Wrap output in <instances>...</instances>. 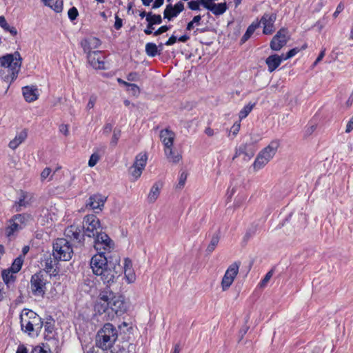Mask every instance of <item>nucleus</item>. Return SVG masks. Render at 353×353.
Returning a JSON list of instances; mask_svg holds the SVG:
<instances>
[{"mask_svg":"<svg viewBox=\"0 0 353 353\" xmlns=\"http://www.w3.org/2000/svg\"><path fill=\"white\" fill-rule=\"evenodd\" d=\"M22 64V58L18 52L0 57V77L11 83L17 78Z\"/></svg>","mask_w":353,"mask_h":353,"instance_id":"f257e3e1","label":"nucleus"},{"mask_svg":"<svg viewBox=\"0 0 353 353\" xmlns=\"http://www.w3.org/2000/svg\"><path fill=\"white\" fill-rule=\"evenodd\" d=\"M93 273L101 277L103 283L110 285L119 276V272L115 268L108 267V260L105 255L101 254H94L90 263Z\"/></svg>","mask_w":353,"mask_h":353,"instance_id":"f03ea898","label":"nucleus"},{"mask_svg":"<svg viewBox=\"0 0 353 353\" xmlns=\"http://www.w3.org/2000/svg\"><path fill=\"white\" fill-rule=\"evenodd\" d=\"M21 330L30 336H37L43 325L42 319L34 312L25 309L20 314Z\"/></svg>","mask_w":353,"mask_h":353,"instance_id":"7ed1b4c3","label":"nucleus"},{"mask_svg":"<svg viewBox=\"0 0 353 353\" xmlns=\"http://www.w3.org/2000/svg\"><path fill=\"white\" fill-rule=\"evenodd\" d=\"M118 338V333L116 327L111 323L104 324L103 327L98 332L96 339L97 346L103 350H110Z\"/></svg>","mask_w":353,"mask_h":353,"instance_id":"20e7f679","label":"nucleus"},{"mask_svg":"<svg viewBox=\"0 0 353 353\" xmlns=\"http://www.w3.org/2000/svg\"><path fill=\"white\" fill-rule=\"evenodd\" d=\"M280 146L279 140H272L268 145L264 148L256 156L254 163L253 168L258 171L262 169L275 156L278 148Z\"/></svg>","mask_w":353,"mask_h":353,"instance_id":"39448f33","label":"nucleus"},{"mask_svg":"<svg viewBox=\"0 0 353 353\" xmlns=\"http://www.w3.org/2000/svg\"><path fill=\"white\" fill-rule=\"evenodd\" d=\"M73 249L71 243L66 239H57L53 244V256L55 259L68 261L71 259Z\"/></svg>","mask_w":353,"mask_h":353,"instance_id":"423d86ee","label":"nucleus"},{"mask_svg":"<svg viewBox=\"0 0 353 353\" xmlns=\"http://www.w3.org/2000/svg\"><path fill=\"white\" fill-rule=\"evenodd\" d=\"M47 283L46 275L41 272L33 274L30 280V288L33 295L43 297Z\"/></svg>","mask_w":353,"mask_h":353,"instance_id":"0eeeda50","label":"nucleus"},{"mask_svg":"<svg viewBox=\"0 0 353 353\" xmlns=\"http://www.w3.org/2000/svg\"><path fill=\"white\" fill-rule=\"evenodd\" d=\"M114 246L113 241L107 234L100 232L96 236L94 247L97 254L101 253V254L105 255V254L110 252L114 249Z\"/></svg>","mask_w":353,"mask_h":353,"instance_id":"6e6552de","label":"nucleus"},{"mask_svg":"<svg viewBox=\"0 0 353 353\" xmlns=\"http://www.w3.org/2000/svg\"><path fill=\"white\" fill-rule=\"evenodd\" d=\"M240 265L241 263L236 261L230 265L227 268L221 282L223 292L227 291L232 286L239 274Z\"/></svg>","mask_w":353,"mask_h":353,"instance_id":"1a4fd4ad","label":"nucleus"},{"mask_svg":"<svg viewBox=\"0 0 353 353\" xmlns=\"http://www.w3.org/2000/svg\"><path fill=\"white\" fill-rule=\"evenodd\" d=\"M83 228L85 234L89 237L95 236L100 232L98 230L100 228V221L94 214H89L84 217Z\"/></svg>","mask_w":353,"mask_h":353,"instance_id":"9d476101","label":"nucleus"},{"mask_svg":"<svg viewBox=\"0 0 353 353\" xmlns=\"http://www.w3.org/2000/svg\"><path fill=\"white\" fill-rule=\"evenodd\" d=\"M110 310L117 316L123 314L127 311V305L123 296L116 295L110 291Z\"/></svg>","mask_w":353,"mask_h":353,"instance_id":"9b49d317","label":"nucleus"},{"mask_svg":"<svg viewBox=\"0 0 353 353\" xmlns=\"http://www.w3.org/2000/svg\"><path fill=\"white\" fill-rule=\"evenodd\" d=\"M288 31L281 29L274 36L270 42V48L274 51L280 50L288 42Z\"/></svg>","mask_w":353,"mask_h":353,"instance_id":"f8f14e48","label":"nucleus"},{"mask_svg":"<svg viewBox=\"0 0 353 353\" xmlns=\"http://www.w3.org/2000/svg\"><path fill=\"white\" fill-rule=\"evenodd\" d=\"M110 291H103L99 294L94 310L99 314L106 312L110 310Z\"/></svg>","mask_w":353,"mask_h":353,"instance_id":"ddd939ff","label":"nucleus"},{"mask_svg":"<svg viewBox=\"0 0 353 353\" xmlns=\"http://www.w3.org/2000/svg\"><path fill=\"white\" fill-rule=\"evenodd\" d=\"M88 60L90 65L97 70H104L105 61L104 56L99 51H93L92 52L87 53Z\"/></svg>","mask_w":353,"mask_h":353,"instance_id":"4468645a","label":"nucleus"},{"mask_svg":"<svg viewBox=\"0 0 353 353\" xmlns=\"http://www.w3.org/2000/svg\"><path fill=\"white\" fill-rule=\"evenodd\" d=\"M276 15L274 13H266L262 17L260 23H261L263 26V32L265 34H270L274 32V23L276 21Z\"/></svg>","mask_w":353,"mask_h":353,"instance_id":"2eb2a0df","label":"nucleus"},{"mask_svg":"<svg viewBox=\"0 0 353 353\" xmlns=\"http://www.w3.org/2000/svg\"><path fill=\"white\" fill-rule=\"evenodd\" d=\"M57 219V216L54 209H43L39 221L42 225L51 226Z\"/></svg>","mask_w":353,"mask_h":353,"instance_id":"dca6fc26","label":"nucleus"},{"mask_svg":"<svg viewBox=\"0 0 353 353\" xmlns=\"http://www.w3.org/2000/svg\"><path fill=\"white\" fill-rule=\"evenodd\" d=\"M184 9V4L181 1H179L174 6L169 4L164 10L163 15L165 19L169 21L172 20L174 17H176L180 12Z\"/></svg>","mask_w":353,"mask_h":353,"instance_id":"f3484780","label":"nucleus"},{"mask_svg":"<svg viewBox=\"0 0 353 353\" xmlns=\"http://www.w3.org/2000/svg\"><path fill=\"white\" fill-rule=\"evenodd\" d=\"M105 201V196L100 194H93L89 198L86 206L91 210H99L101 211L102 210Z\"/></svg>","mask_w":353,"mask_h":353,"instance_id":"a211bd4d","label":"nucleus"},{"mask_svg":"<svg viewBox=\"0 0 353 353\" xmlns=\"http://www.w3.org/2000/svg\"><path fill=\"white\" fill-rule=\"evenodd\" d=\"M125 279L128 283H133L136 280V274L132 266V262L129 258H125L123 262Z\"/></svg>","mask_w":353,"mask_h":353,"instance_id":"6ab92c4d","label":"nucleus"},{"mask_svg":"<svg viewBox=\"0 0 353 353\" xmlns=\"http://www.w3.org/2000/svg\"><path fill=\"white\" fill-rule=\"evenodd\" d=\"M22 92L25 100L31 103L36 101L39 96V92L36 85H27L22 88Z\"/></svg>","mask_w":353,"mask_h":353,"instance_id":"aec40b11","label":"nucleus"},{"mask_svg":"<svg viewBox=\"0 0 353 353\" xmlns=\"http://www.w3.org/2000/svg\"><path fill=\"white\" fill-rule=\"evenodd\" d=\"M81 233V228L75 225L68 226L65 228L64 232V234L67 238L70 240L76 241L77 242L81 241L83 236Z\"/></svg>","mask_w":353,"mask_h":353,"instance_id":"412c9836","label":"nucleus"},{"mask_svg":"<svg viewBox=\"0 0 353 353\" xmlns=\"http://www.w3.org/2000/svg\"><path fill=\"white\" fill-rule=\"evenodd\" d=\"M160 138L163 143L164 148L173 147L175 134L172 131L168 129L162 130L160 132Z\"/></svg>","mask_w":353,"mask_h":353,"instance_id":"4be33fe9","label":"nucleus"},{"mask_svg":"<svg viewBox=\"0 0 353 353\" xmlns=\"http://www.w3.org/2000/svg\"><path fill=\"white\" fill-rule=\"evenodd\" d=\"M283 61L285 60L283 59L282 54L279 55L274 54L269 56L265 60V63L268 65V71L270 72L274 71L281 65Z\"/></svg>","mask_w":353,"mask_h":353,"instance_id":"5701e85b","label":"nucleus"},{"mask_svg":"<svg viewBox=\"0 0 353 353\" xmlns=\"http://www.w3.org/2000/svg\"><path fill=\"white\" fill-rule=\"evenodd\" d=\"M101 44V41L97 37H92L85 40L82 43L83 50L86 53L92 52V50L98 48Z\"/></svg>","mask_w":353,"mask_h":353,"instance_id":"b1692460","label":"nucleus"},{"mask_svg":"<svg viewBox=\"0 0 353 353\" xmlns=\"http://www.w3.org/2000/svg\"><path fill=\"white\" fill-rule=\"evenodd\" d=\"M205 8L210 10L214 15L223 14L227 10L226 3L208 4L205 3Z\"/></svg>","mask_w":353,"mask_h":353,"instance_id":"393cba45","label":"nucleus"},{"mask_svg":"<svg viewBox=\"0 0 353 353\" xmlns=\"http://www.w3.org/2000/svg\"><path fill=\"white\" fill-rule=\"evenodd\" d=\"M161 185L155 183L150 188V192L148 193L147 199L148 202L150 203H154L157 199L159 198L160 192H161Z\"/></svg>","mask_w":353,"mask_h":353,"instance_id":"a878e982","label":"nucleus"},{"mask_svg":"<svg viewBox=\"0 0 353 353\" xmlns=\"http://www.w3.org/2000/svg\"><path fill=\"white\" fill-rule=\"evenodd\" d=\"M163 49V44L161 43L159 47L154 43H147L145 44V52L150 57H154L161 54Z\"/></svg>","mask_w":353,"mask_h":353,"instance_id":"bb28decb","label":"nucleus"},{"mask_svg":"<svg viewBox=\"0 0 353 353\" xmlns=\"http://www.w3.org/2000/svg\"><path fill=\"white\" fill-rule=\"evenodd\" d=\"M27 137V133L25 131H22L20 133L17 134L15 137L10 141L9 147L15 150L21 143H22Z\"/></svg>","mask_w":353,"mask_h":353,"instance_id":"cd10ccee","label":"nucleus"},{"mask_svg":"<svg viewBox=\"0 0 353 353\" xmlns=\"http://www.w3.org/2000/svg\"><path fill=\"white\" fill-rule=\"evenodd\" d=\"M164 152L167 159L170 162L176 163L181 159V155L173 150L172 147L164 148Z\"/></svg>","mask_w":353,"mask_h":353,"instance_id":"c85d7f7f","label":"nucleus"},{"mask_svg":"<svg viewBox=\"0 0 353 353\" xmlns=\"http://www.w3.org/2000/svg\"><path fill=\"white\" fill-rule=\"evenodd\" d=\"M255 151L256 150L254 148L253 145L245 143L239 147L236 152V154L240 155L241 154H244L250 159L254 156Z\"/></svg>","mask_w":353,"mask_h":353,"instance_id":"c756f323","label":"nucleus"},{"mask_svg":"<svg viewBox=\"0 0 353 353\" xmlns=\"http://www.w3.org/2000/svg\"><path fill=\"white\" fill-rule=\"evenodd\" d=\"M32 216L29 214H18L14 216V221H17L22 228H25L32 221Z\"/></svg>","mask_w":353,"mask_h":353,"instance_id":"7c9ffc66","label":"nucleus"},{"mask_svg":"<svg viewBox=\"0 0 353 353\" xmlns=\"http://www.w3.org/2000/svg\"><path fill=\"white\" fill-rule=\"evenodd\" d=\"M14 274L16 273L12 272V270L9 268L2 271V278L3 282L7 286H9L10 283H14L16 279V276L14 275Z\"/></svg>","mask_w":353,"mask_h":353,"instance_id":"2f4dec72","label":"nucleus"},{"mask_svg":"<svg viewBox=\"0 0 353 353\" xmlns=\"http://www.w3.org/2000/svg\"><path fill=\"white\" fill-rule=\"evenodd\" d=\"M148 160V156L145 153H140L137 155L134 165L141 168L142 170H144Z\"/></svg>","mask_w":353,"mask_h":353,"instance_id":"473e14b6","label":"nucleus"},{"mask_svg":"<svg viewBox=\"0 0 353 353\" xmlns=\"http://www.w3.org/2000/svg\"><path fill=\"white\" fill-rule=\"evenodd\" d=\"M46 6L50 7L56 12H60L63 10L62 0H44Z\"/></svg>","mask_w":353,"mask_h":353,"instance_id":"72a5a7b5","label":"nucleus"},{"mask_svg":"<svg viewBox=\"0 0 353 353\" xmlns=\"http://www.w3.org/2000/svg\"><path fill=\"white\" fill-rule=\"evenodd\" d=\"M23 229L22 226L17 222V221H14V216L10 221V225L6 228V234L10 236L12 235L15 232H17L20 230Z\"/></svg>","mask_w":353,"mask_h":353,"instance_id":"f704fd0d","label":"nucleus"},{"mask_svg":"<svg viewBox=\"0 0 353 353\" xmlns=\"http://www.w3.org/2000/svg\"><path fill=\"white\" fill-rule=\"evenodd\" d=\"M0 26L5 31L9 32L12 36H16L17 34V30L16 28L10 26L3 16H0Z\"/></svg>","mask_w":353,"mask_h":353,"instance_id":"c9c22d12","label":"nucleus"},{"mask_svg":"<svg viewBox=\"0 0 353 353\" xmlns=\"http://www.w3.org/2000/svg\"><path fill=\"white\" fill-rule=\"evenodd\" d=\"M259 24L260 23H252L251 24L247 29L245 33L243 34V36L241 38V42L242 43H244L247 40H248L250 37L252 36V34L254 33V32L255 31V30L259 27Z\"/></svg>","mask_w":353,"mask_h":353,"instance_id":"e433bc0d","label":"nucleus"},{"mask_svg":"<svg viewBox=\"0 0 353 353\" xmlns=\"http://www.w3.org/2000/svg\"><path fill=\"white\" fill-rule=\"evenodd\" d=\"M146 21L152 25L161 24L162 23V18L159 14H152V12H149L146 15Z\"/></svg>","mask_w":353,"mask_h":353,"instance_id":"4c0bfd02","label":"nucleus"},{"mask_svg":"<svg viewBox=\"0 0 353 353\" xmlns=\"http://www.w3.org/2000/svg\"><path fill=\"white\" fill-rule=\"evenodd\" d=\"M26 193L21 192L20 194L19 199L15 204L16 211L19 212L21 210V207H26L28 205V202L26 201Z\"/></svg>","mask_w":353,"mask_h":353,"instance_id":"58836bf2","label":"nucleus"},{"mask_svg":"<svg viewBox=\"0 0 353 353\" xmlns=\"http://www.w3.org/2000/svg\"><path fill=\"white\" fill-rule=\"evenodd\" d=\"M255 103H248L245 105L243 109L239 112V117L240 120H242L247 117V116L251 112L253 108L254 107Z\"/></svg>","mask_w":353,"mask_h":353,"instance_id":"ea45409f","label":"nucleus"},{"mask_svg":"<svg viewBox=\"0 0 353 353\" xmlns=\"http://www.w3.org/2000/svg\"><path fill=\"white\" fill-rule=\"evenodd\" d=\"M23 263V259H22V257L19 256L14 260L11 267L9 269L12 270V272L17 273L21 269Z\"/></svg>","mask_w":353,"mask_h":353,"instance_id":"a19ab883","label":"nucleus"},{"mask_svg":"<svg viewBox=\"0 0 353 353\" xmlns=\"http://www.w3.org/2000/svg\"><path fill=\"white\" fill-rule=\"evenodd\" d=\"M307 48V45L306 44H304L302 48L300 49L301 50H304ZM299 52V49L297 48H293V49H291L290 50H289L288 52V53L286 54H282L283 55V59H284L285 61V60H288L293 57H294L298 52Z\"/></svg>","mask_w":353,"mask_h":353,"instance_id":"79ce46f5","label":"nucleus"},{"mask_svg":"<svg viewBox=\"0 0 353 353\" xmlns=\"http://www.w3.org/2000/svg\"><path fill=\"white\" fill-rule=\"evenodd\" d=\"M101 156L98 152H95L90 157L88 161V165L91 168L94 167L97 165V163L100 160Z\"/></svg>","mask_w":353,"mask_h":353,"instance_id":"37998d69","label":"nucleus"},{"mask_svg":"<svg viewBox=\"0 0 353 353\" xmlns=\"http://www.w3.org/2000/svg\"><path fill=\"white\" fill-rule=\"evenodd\" d=\"M219 241V239L217 236H212L210 243L207 248V252H208L209 253L212 252L217 246Z\"/></svg>","mask_w":353,"mask_h":353,"instance_id":"c03bdc74","label":"nucleus"},{"mask_svg":"<svg viewBox=\"0 0 353 353\" xmlns=\"http://www.w3.org/2000/svg\"><path fill=\"white\" fill-rule=\"evenodd\" d=\"M142 172L143 170L141 168H137L134 165L130 168V174L134 178V180L138 179L141 176Z\"/></svg>","mask_w":353,"mask_h":353,"instance_id":"a18cd8bd","label":"nucleus"},{"mask_svg":"<svg viewBox=\"0 0 353 353\" xmlns=\"http://www.w3.org/2000/svg\"><path fill=\"white\" fill-rule=\"evenodd\" d=\"M132 95L137 97L140 93V88L138 85L134 83H130L127 90Z\"/></svg>","mask_w":353,"mask_h":353,"instance_id":"49530a36","label":"nucleus"},{"mask_svg":"<svg viewBox=\"0 0 353 353\" xmlns=\"http://www.w3.org/2000/svg\"><path fill=\"white\" fill-rule=\"evenodd\" d=\"M187 177H188V174L185 172H182L180 174L179 177V183L177 184L178 188L181 189V188H183V186L185 183V181L187 180Z\"/></svg>","mask_w":353,"mask_h":353,"instance_id":"de8ad7c7","label":"nucleus"},{"mask_svg":"<svg viewBox=\"0 0 353 353\" xmlns=\"http://www.w3.org/2000/svg\"><path fill=\"white\" fill-rule=\"evenodd\" d=\"M79 15V12L77 8L72 7L68 12V16L70 21H74L77 19Z\"/></svg>","mask_w":353,"mask_h":353,"instance_id":"09e8293b","label":"nucleus"},{"mask_svg":"<svg viewBox=\"0 0 353 353\" xmlns=\"http://www.w3.org/2000/svg\"><path fill=\"white\" fill-rule=\"evenodd\" d=\"M121 137V130H114L113 132L112 140H111V144L113 145H116L118 143V141Z\"/></svg>","mask_w":353,"mask_h":353,"instance_id":"8fccbe9b","label":"nucleus"},{"mask_svg":"<svg viewBox=\"0 0 353 353\" xmlns=\"http://www.w3.org/2000/svg\"><path fill=\"white\" fill-rule=\"evenodd\" d=\"M199 3H201L197 1L192 0L188 2V8L192 10H199L200 9Z\"/></svg>","mask_w":353,"mask_h":353,"instance_id":"3c124183","label":"nucleus"},{"mask_svg":"<svg viewBox=\"0 0 353 353\" xmlns=\"http://www.w3.org/2000/svg\"><path fill=\"white\" fill-rule=\"evenodd\" d=\"M52 170L50 168H46L41 173V180L44 181L51 174Z\"/></svg>","mask_w":353,"mask_h":353,"instance_id":"603ef678","label":"nucleus"},{"mask_svg":"<svg viewBox=\"0 0 353 353\" xmlns=\"http://www.w3.org/2000/svg\"><path fill=\"white\" fill-rule=\"evenodd\" d=\"M96 101H97V97L94 96H91L89 99L88 103H87L86 108L88 110L92 109L95 105Z\"/></svg>","mask_w":353,"mask_h":353,"instance_id":"864d4df0","label":"nucleus"},{"mask_svg":"<svg viewBox=\"0 0 353 353\" xmlns=\"http://www.w3.org/2000/svg\"><path fill=\"white\" fill-rule=\"evenodd\" d=\"M272 276V273L271 272H268L266 275L265 276V277L263 278V279L261 281L260 283V285L261 287H265L266 285V284L268 283V281H270V279H271Z\"/></svg>","mask_w":353,"mask_h":353,"instance_id":"5fc2aeb1","label":"nucleus"},{"mask_svg":"<svg viewBox=\"0 0 353 353\" xmlns=\"http://www.w3.org/2000/svg\"><path fill=\"white\" fill-rule=\"evenodd\" d=\"M170 26H162L157 30H156L153 34L154 36H157L165 32H167L170 29Z\"/></svg>","mask_w":353,"mask_h":353,"instance_id":"6e6d98bb","label":"nucleus"},{"mask_svg":"<svg viewBox=\"0 0 353 353\" xmlns=\"http://www.w3.org/2000/svg\"><path fill=\"white\" fill-rule=\"evenodd\" d=\"M139 74L137 72H130L127 76V80L129 81H136L139 80Z\"/></svg>","mask_w":353,"mask_h":353,"instance_id":"4d7b16f0","label":"nucleus"},{"mask_svg":"<svg viewBox=\"0 0 353 353\" xmlns=\"http://www.w3.org/2000/svg\"><path fill=\"white\" fill-rule=\"evenodd\" d=\"M59 132L65 136H68L69 134L68 125L65 124H61L59 126Z\"/></svg>","mask_w":353,"mask_h":353,"instance_id":"13d9d810","label":"nucleus"},{"mask_svg":"<svg viewBox=\"0 0 353 353\" xmlns=\"http://www.w3.org/2000/svg\"><path fill=\"white\" fill-rule=\"evenodd\" d=\"M123 26V21L121 18H119L117 15L115 16V22H114V28L117 30H119Z\"/></svg>","mask_w":353,"mask_h":353,"instance_id":"bf43d9fd","label":"nucleus"},{"mask_svg":"<svg viewBox=\"0 0 353 353\" xmlns=\"http://www.w3.org/2000/svg\"><path fill=\"white\" fill-rule=\"evenodd\" d=\"M343 9H344L343 4L342 3H340L337 6L335 12L333 14V17L334 18H336L338 17V15L343 10Z\"/></svg>","mask_w":353,"mask_h":353,"instance_id":"052dcab7","label":"nucleus"},{"mask_svg":"<svg viewBox=\"0 0 353 353\" xmlns=\"http://www.w3.org/2000/svg\"><path fill=\"white\" fill-rule=\"evenodd\" d=\"M31 353H48V351L41 346H36L32 349Z\"/></svg>","mask_w":353,"mask_h":353,"instance_id":"680f3d73","label":"nucleus"},{"mask_svg":"<svg viewBox=\"0 0 353 353\" xmlns=\"http://www.w3.org/2000/svg\"><path fill=\"white\" fill-rule=\"evenodd\" d=\"M325 54V50H321V52L319 54L318 57L316 58V59L314 62L313 65L314 66L316 65L323 59V58L324 57Z\"/></svg>","mask_w":353,"mask_h":353,"instance_id":"e2e57ef3","label":"nucleus"},{"mask_svg":"<svg viewBox=\"0 0 353 353\" xmlns=\"http://www.w3.org/2000/svg\"><path fill=\"white\" fill-rule=\"evenodd\" d=\"M241 124L240 122H236L232 127L233 134L236 135L240 130Z\"/></svg>","mask_w":353,"mask_h":353,"instance_id":"0e129e2a","label":"nucleus"},{"mask_svg":"<svg viewBox=\"0 0 353 353\" xmlns=\"http://www.w3.org/2000/svg\"><path fill=\"white\" fill-rule=\"evenodd\" d=\"M153 26L154 25H152V23H148L146 28L144 30L145 34L148 35L152 34L154 30Z\"/></svg>","mask_w":353,"mask_h":353,"instance_id":"69168bd1","label":"nucleus"},{"mask_svg":"<svg viewBox=\"0 0 353 353\" xmlns=\"http://www.w3.org/2000/svg\"><path fill=\"white\" fill-rule=\"evenodd\" d=\"M352 130H353V117L350 119V121H348V123L347 124L345 132L349 133Z\"/></svg>","mask_w":353,"mask_h":353,"instance_id":"338daca9","label":"nucleus"},{"mask_svg":"<svg viewBox=\"0 0 353 353\" xmlns=\"http://www.w3.org/2000/svg\"><path fill=\"white\" fill-rule=\"evenodd\" d=\"M16 353H28V350L24 345L21 344L18 346Z\"/></svg>","mask_w":353,"mask_h":353,"instance_id":"774afa93","label":"nucleus"}]
</instances>
